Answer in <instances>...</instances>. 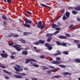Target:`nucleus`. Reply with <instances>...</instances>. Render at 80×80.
Returning a JSON list of instances; mask_svg holds the SVG:
<instances>
[{
    "label": "nucleus",
    "instance_id": "obj_32",
    "mask_svg": "<svg viewBox=\"0 0 80 80\" xmlns=\"http://www.w3.org/2000/svg\"><path fill=\"white\" fill-rule=\"evenodd\" d=\"M2 18L4 20H7V17L6 16H2Z\"/></svg>",
    "mask_w": 80,
    "mask_h": 80
},
{
    "label": "nucleus",
    "instance_id": "obj_50",
    "mask_svg": "<svg viewBox=\"0 0 80 80\" xmlns=\"http://www.w3.org/2000/svg\"><path fill=\"white\" fill-rule=\"evenodd\" d=\"M68 8L69 10H73V8L72 7H69Z\"/></svg>",
    "mask_w": 80,
    "mask_h": 80
},
{
    "label": "nucleus",
    "instance_id": "obj_23",
    "mask_svg": "<svg viewBox=\"0 0 80 80\" xmlns=\"http://www.w3.org/2000/svg\"><path fill=\"white\" fill-rule=\"evenodd\" d=\"M74 42L77 44L78 43H79V42H80V41H79V40H74Z\"/></svg>",
    "mask_w": 80,
    "mask_h": 80
},
{
    "label": "nucleus",
    "instance_id": "obj_64",
    "mask_svg": "<svg viewBox=\"0 0 80 80\" xmlns=\"http://www.w3.org/2000/svg\"><path fill=\"white\" fill-rule=\"evenodd\" d=\"M66 36H67V37H70V35L69 34H67L66 35Z\"/></svg>",
    "mask_w": 80,
    "mask_h": 80
},
{
    "label": "nucleus",
    "instance_id": "obj_11",
    "mask_svg": "<svg viewBox=\"0 0 80 80\" xmlns=\"http://www.w3.org/2000/svg\"><path fill=\"white\" fill-rule=\"evenodd\" d=\"M32 22L30 20H28L27 19L25 22V23H32Z\"/></svg>",
    "mask_w": 80,
    "mask_h": 80
},
{
    "label": "nucleus",
    "instance_id": "obj_40",
    "mask_svg": "<svg viewBox=\"0 0 80 80\" xmlns=\"http://www.w3.org/2000/svg\"><path fill=\"white\" fill-rule=\"evenodd\" d=\"M15 66H16V67H17V68H21L20 65L16 64L15 65Z\"/></svg>",
    "mask_w": 80,
    "mask_h": 80
},
{
    "label": "nucleus",
    "instance_id": "obj_21",
    "mask_svg": "<svg viewBox=\"0 0 80 80\" xmlns=\"http://www.w3.org/2000/svg\"><path fill=\"white\" fill-rule=\"evenodd\" d=\"M75 10L78 11H80V7H76L75 8Z\"/></svg>",
    "mask_w": 80,
    "mask_h": 80
},
{
    "label": "nucleus",
    "instance_id": "obj_12",
    "mask_svg": "<svg viewBox=\"0 0 80 80\" xmlns=\"http://www.w3.org/2000/svg\"><path fill=\"white\" fill-rule=\"evenodd\" d=\"M40 5L42 7H48L49 8H52V7L48 6L46 5L43 4H41Z\"/></svg>",
    "mask_w": 80,
    "mask_h": 80
},
{
    "label": "nucleus",
    "instance_id": "obj_10",
    "mask_svg": "<svg viewBox=\"0 0 80 80\" xmlns=\"http://www.w3.org/2000/svg\"><path fill=\"white\" fill-rule=\"evenodd\" d=\"M58 38L61 39H66L67 38V37L65 36H60L58 37Z\"/></svg>",
    "mask_w": 80,
    "mask_h": 80
},
{
    "label": "nucleus",
    "instance_id": "obj_59",
    "mask_svg": "<svg viewBox=\"0 0 80 80\" xmlns=\"http://www.w3.org/2000/svg\"><path fill=\"white\" fill-rule=\"evenodd\" d=\"M77 21H80V18H79V17H77Z\"/></svg>",
    "mask_w": 80,
    "mask_h": 80
},
{
    "label": "nucleus",
    "instance_id": "obj_62",
    "mask_svg": "<svg viewBox=\"0 0 80 80\" xmlns=\"http://www.w3.org/2000/svg\"><path fill=\"white\" fill-rule=\"evenodd\" d=\"M73 26V24H72L71 25H70V26H69L68 27L69 28H71Z\"/></svg>",
    "mask_w": 80,
    "mask_h": 80
},
{
    "label": "nucleus",
    "instance_id": "obj_63",
    "mask_svg": "<svg viewBox=\"0 0 80 80\" xmlns=\"http://www.w3.org/2000/svg\"><path fill=\"white\" fill-rule=\"evenodd\" d=\"M32 79L33 80H38V79H37V78H32Z\"/></svg>",
    "mask_w": 80,
    "mask_h": 80
},
{
    "label": "nucleus",
    "instance_id": "obj_49",
    "mask_svg": "<svg viewBox=\"0 0 80 80\" xmlns=\"http://www.w3.org/2000/svg\"><path fill=\"white\" fill-rule=\"evenodd\" d=\"M10 57L11 58V59H13V58H15V57H14V56H10Z\"/></svg>",
    "mask_w": 80,
    "mask_h": 80
},
{
    "label": "nucleus",
    "instance_id": "obj_41",
    "mask_svg": "<svg viewBox=\"0 0 80 80\" xmlns=\"http://www.w3.org/2000/svg\"><path fill=\"white\" fill-rule=\"evenodd\" d=\"M34 45H39V44H40L39 42H36V43H35V42H34Z\"/></svg>",
    "mask_w": 80,
    "mask_h": 80
},
{
    "label": "nucleus",
    "instance_id": "obj_14",
    "mask_svg": "<svg viewBox=\"0 0 80 80\" xmlns=\"http://www.w3.org/2000/svg\"><path fill=\"white\" fill-rule=\"evenodd\" d=\"M45 41H43L42 39L39 40L38 41V42L41 44H42V43H45Z\"/></svg>",
    "mask_w": 80,
    "mask_h": 80
},
{
    "label": "nucleus",
    "instance_id": "obj_26",
    "mask_svg": "<svg viewBox=\"0 0 80 80\" xmlns=\"http://www.w3.org/2000/svg\"><path fill=\"white\" fill-rule=\"evenodd\" d=\"M16 50H17L18 51L20 52V51H21V48H20V47H17L16 49Z\"/></svg>",
    "mask_w": 80,
    "mask_h": 80
},
{
    "label": "nucleus",
    "instance_id": "obj_22",
    "mask_svg": "<svg viewBox=\"0 0 80 80\" xmlns=\"http://www.w3.org/2000/svg\"><path fill=\"white\" fill-rule=\"evenodd\" d=\"M56 43L57 45H58V46L61 45H62V43H61L59 41L56 42Z\"/></svg>",
    "mask_w": 80,
    "mask_h": 80
},
{
    "label": "nucleus",
    "instance_id": "obj_45",
    "mask_svg": "<svg viewBox=\"0 0 80 80\" xmlns=\"http://www.w3.org/2000/svg\"><path fill=\"white\" fill-rule=\"evenodd\" d=\"M60 76H55L52 77V78H60Z\"/></svg>",
    "mask_w": 80,
    "mask_h": 80
},
{
    "label": "nucleus",
    "instance_id": "obj_13",
    "mask_svg": "<svg viewBox=\"0 0 80 80\" xmlns=\"http://www.w3.org/2000/svg\"><path fill=\"white\" fill-rule=\"evenodd\" d=\"M70 12H66V17H67V18H69V17H70Z\"/></svg>",
    "mask_w": 80,
    "mask_h": 80
},
{
    "label": "nucleus",
    "instance_id": "obj_47",
    "mask_svg": "<svg viewBox=\"0 0 80 80\" xmlns=\"http://www.w3.org/2000/svg\"><path fill=\"white\" fill-rule=\"evenodd\" d=\"M45 56L44 55H41L40 57L41 58H45Z\"/></svg>",
    "mask_w": 80,
    "mask_h": 80
},
{
    "label": "nucleus",
    "instance_id": "obj_31",
    "mask_svg": "<svg viewBox=\"0 0 80 80\" xmlns=\"http://www.w3.org/2000/svg\"><path fill=\"white\" fill-rule=\"evenodd\" d=\"M46 40L47 42H51V38H48Z\"/></svg>",
    "mask_w": 80,
    "mask_h": 80
},
{
    "label": "nucleus",
    "instance_id": "obj_52",
    "mask_svg": "<svg viewBox=\"0 0 80 80\" xmlns=\"http://www.w3.org/2000/svg\"><path fill=\"white\" fill-rule=\"evenodd\" d=\"M13 47H14V48H16V49L18 47H17V46L15 45H13Z\"/></svg>",
    "mask_w": 80,
    "mask_h": 80
},
{
    "label": "nucleus",
    "instance_id": "obj_55",
    "mask_svg": "<svg viewBox=\"0 0 80 80\" xmlns=\"http://www.w3.org/2000/svg\"><path fill=\"white\" fill-rule=\"evenodd\" d=\"M12 55H16V53L15 52H12L11 53Z\"/></svg>",
    "mask_w": 80,
    "mask_h": 80
},
{
    "label": "nucleus",
    "instance_id": "obj_56",
    "mask_svg": "<svg viewBox=\"0 0 80 80\" xmlns=\"http://www.w3.org/2000/svg\"><path fill=\"white\" fill-rule=\"evenodd\" d=\"M13 45V43L9 44V46H12V45Z\"/></svg>",
    "mask_w": 80,
    "mask_h": 80
},
{
    "label": "nucleus",
    "instance_id": "obj_5",
    "mask_svg": "<svg viewBox=\"0 0 80 80\" xmlns=\"http://www.w3.org/2000/svg\"><path fill=\"white\" fill-rule=\"evenodd\" d=\"M13 68L14 70H15L16 71V72H20V71H23V69H20L19 68H18L15 66H14L13 67Z\"/></svg>",
    "mask_w": 80,
    "mask_h": 80
},
{
    "label": "nucleus",
    "instance_id": "obj_7",
    "mask_svg": "<svg viewBox=\"0 0 80 80\" xmlns=\"http://www.w3.org/2000/svg\"><path fill=\"white\" fill-rule=\"evenodd\" d=\"M21 53L23 55H28V52L27 51H23Z\"/></svg>",
    "mask_w": 80,
    "mask_h": 80
},
{
    "label": "nucleus",
    "instance_id": "obj_30",
    "mask_svg": "<svg viewBox=\"0 0 80 80\" xmlns=\"http://www.w3.org/2000/svg\"><path fill=\"white\" fill-rule=\"evenodd\" d=\"M59 69V68H55V69L52 70V71H53V72H55V71H57V70H58V69Z\"/></svg>",
    "mask_w": 80,
    "mask_h": 80
},
{
    "label": "nucleus",
    "instance_id": "obj_19",
    "mask_svg": "<svg viewBox=\"0 0 80 80\" xmlns=\"http://www.w3.org/2000/svg\"><path fill=\"white\" fill-rule=\"evenodd\" d=\"M19 41H20V42H22V43H26V42H25V41L24 40L22 39H20L19 40Z\"/></svg>",
    "mask_w": 80,
    "mask_h": 80
},
{
    "label": "nucleus",
    "instance_id": "obj_27",
    "mask_svg": "<svg viewBox=\"0 0 80 80\" xmlns=\"http://www.w3.org/2000/svg\"><path fill=\"white\" fill-rule=\"evenodd\" d=\"M63 53L64 55H68V52L67 51H63Z\"/></svg>",
    "mask_w": 80,
    "mask_h": 80
},
{
    "label": "nucleus",
    "instance_id": "obj_1",
    "mask_svg": "<svg viewBox=\"0 0 80 80\" xmlns=\"http://www.w3.org/2000/svg\"><path fill=\"white\" fill-rule=\"evenodd\" d=\"M37 27L39 28L40 29H43L46 27V26L42 25V22L41 21H40L38 23V25H37Z\"/></svg>",
    "mask_w": 80,
    "mask_h": 80
},
{
    "label": "nucleus",
    "instance_id": "obj_61",
    "mask_svg": "<svg viewBox=\"0 0 80 80\" xmlns=\"http://www.w3.org/2000/svg\"><path fill=\"white\" fill-rule=\"evenodd\" d=\"M77 46L79 48H80V44L77 45Z\"/></svg>",
    "mask_w": 80,
    "mask_h": 80
},
{
    "label": "nucleus",
    "instance_id": "obj_9",
    "mask_svg": "<svg viewBox=\"0 0 80 80\" xmlns=\"http://www.w3.org/2000/svg\"><path fill=\"white\" fill-rule=\"evenodd\" d=\"M14 76L17 78H22L23 77L22 76L20 75H14Z\"/></svg>",
    "mask_w": 80,
    "mask_h": 80
},
{
    "label": "nucleus",
    "instance_id": "obj_44",
    "mask_svg": "<svg viewBox=\"0 0 80 80\" xmlns=\"http://www.w3.org/2000/svg\"><path fill=\"white\" fill-rule=\"evenodd\" d=\"M32 66H33V67H39V66L38 65H37L36 64L33 65Z\"/></svg>",
    "mask_w": 80,
    "mask_h": 80
},
{
    "label": "nucleus",
    "instance_id": "obj_46",
    "mask_svg": "<svg viewBox=\"0 0 80 80\" xmlns=\"http://www.w3.org/2000/svg\"><path fill=\"white\" fill-rule=\"evenodd\" d=\"M7 2L8 3H12V0H7Z\"/></svg>",
    "mask_w": 80,
    "mask_h": 80
},
{
    "label": "nucleus",
    "instance_id": "obj_34",
    "mask_svg": "<svg viewBox=\"0 0 80 80\" xmlns=\"http://www.w3.org/2000/svg\"><path fill=\"white\" fill-rule=\"evenodd\" d=\"M29 34H30V33L27 32H25L24 33V35H29Z\"/></svg>",
    "mask_w": 80,
    "mask_h": 80
},
{
    "label": "nucleus",
    "instance_id": "obj_17",
    "mask_svg": "<svg viewBox=\"0 0 80 80\" xmlns=\"http://www.w3.org/2000/svg\"><path fill=\"white\" fill-rule=\"evenodd\" d=\"M24 26L25 27H27L28 28H30V25L26 23L24 24Z\"/></svg>",
    "mask_w": 80,
    "mask_h": 80
},
{
    "label": "nucleus",
    "instance_id": "obj_28",
    "mask_svg": "<svg viewBox=\"0 0 80 80\" xmlns=\"http://www.w3.org/2000/svg\"><path fill=\"white\" fill-rule=\"evenodd\" d=\"M53 71V70H51L50 71H48V75H50L51 73H52V72Z\"/></svg>",
    "mask_w": 80,
    "mask_h": 80
},
{
    "label": "nucleus",
    "instance_id": "obj_54",
    "mask_svg": "<svg viewBox=\"0 0 80 80\" xmlns=\"http://www.w3.org/2000/svg\"><path fill=\"white\" fill-rule=\"evenodd\" d=\"M49 67H50V68H55V67L52 66H50Z\"/></svg>",
    "mask_w": 80,
    "mask_h": 80
},
{
    "label": "nucleus",
    "instance_id": "obj_58",
    "mask_svg": "<svg viewBox=\"0 0 80 80\" xmlns=\"http://www.w3.org/2000/svg\"><path fill=\"white\" fill-rule=\"evenodd\" d=\"M25 50H29V48H27L24 49Z\"/></svg>",
    "mask_w": 80,
    "mask_h": 80
},
{
    "label": "nucleus",
    "instance_id": "obj_6",
    "mask_svg": "<svg viewBox=\"0 0 80 80\" xmlns=\"http://www.w3.org/2000/svg\"><path fill=\"white\" fill-rule=\"evenodd\" d=\"M1 57H2V58H6L8 56L7 54H5L4 53H2L1 54Z\"/></svg>",
    "mask_w": 80,
    "mask_h": 80
},
{
    "label": "nucleus",
    "instance_id": "obj_24",
    "mask_svg": "<svg viewBox=\"0 0 80 80\" xmlns=\"http://www.w3.org/2000/svg\"><path fill=\"white\" fill-rule=\"evenodd\" d=\"M19 36V35L17 34H15L13 35V37L14 38H17V37H18Z\"/></svg>",
    "mask_w": 80,
    "mask_h": 80
},
{
    "label": "nucleus",
    "instance_id": "obj_15",
    "mask_svg": "<svg viewBox=\"0 0 80 80\" xmlns=\"http://www.w3.org/2000/svg\"><path fill=\"white\" fill-rule=\"evenodd\" d=\"M58 66L59 67H60L62 68H66V67H67V66H66L63 65H59Z\"/></svg>",
    "mask_w": 80,
    "mask_h": 80
},
{
    "label": "nucleus",
    "instance_id": "obj_25",
    "mask_svg": "<svg viewBox=\"0 0 80 80\" xmlns=\"http://www.w3.org/2000/svg\"><path fill=\"white\" fill-rule=\"evenodd\" d=\"M64 75H71L72 74L71 73H68V72H64Z\"/></svg>",
    "mask_w": 80,
    "mask_h": 80
},
{
    "label": "nucleus",
    "instance_id": "obj_8",
    "mask_svg": "<svg viewBox=\"0 0 80 80\" xmlns=\"http://www.w3.org/2000/svg\"><path fill=\"white\" fill-rule=\"evenodd\" d=\"M52 28H56L58 27V25H57V24H56L54 23L52 24Z\"/></svg>",
    "mask_w": 80,
    "mask_h": 80
},
{
    "label": "nucleus",
    "instance_id": "obj_43",
    "mask_svg": "<svg viewBox=\"0 0 80 80\" xmlns=\"http://www.w3.org/2000/svg\"><path fill=\"white\" fill-rule=\"evenodd\" d=\"M0 67H2V68H5V66L2 65H0Z\"/></svg>",
    "mask_w": 80,
    "mask_h": 80
},
{
    "label": "nucleus",
    "instance_id": "obj_18",
    "mask_svg": "<svg viewBox=\"0 0 80 80\" xmlns=\"http://www.w3.org/2000/svg\"><path fill=\"white\" fill-rule=\"evenodd\" d=\"M41 67L42 68V69L43 70H47V69H49V68H47L45 66H41Z\"/></svg>",
    "mask_w": 80,
    "mask_h": 80
},
{
    "label": "nucleus",
    "instance_id": "obj_3",
    "mask_svg": "<svg viewBox=\"0 0 80 80\" xmlns=\"http://www.w3.org/2000/svg\"><path fill=\"white\" fill-rule=\"evenodd\" d=\"M25 60L26 61L25 62V63H29L30 62H36V60L33 59H28V58H27Z\"/></svg>",
    "mask_w": 80,
    "mask_h": 80
},
{
    "label": "nucleus",
    "instance_id": "obj_16",
    "mask_svg": "<svg viewBox=\"0 0 80 80\" xmlns=\"http://www.w3.org/2000/svg\"><path fill=\"white\" fill-rule=\"evenodd\" d=\"M3 71L5 73H7V74H8V75H12V73L8 72L5 70H3Z\"/></svg>",
    "mask_w": 80,
    "mask_h": 80
},
{
    "label": "nucleus",
    "instance_id": "obj_48",
    "mask_svg": "<svg viewBox=\"0 0 80 80\" xmlns=\"http://www.w3.org/2000/svg\"><path fill=\"white\" fill-rule=\"evenodd\" d=\"M3 24L5 25H7L8 24V23H7V22L6 21H4L3 22Z\"/></svg>",
    "mask_w": 80,
    "mask_h": 80
},
{
    "label": "nucleus",
    "instance_id": "obj_60",
    "mask_svg": "<svg viewBox=\"0 0 80 80\" xmlns=\"http://www.w3.org/2000/svg\"><path fill=\"white\" fill-rule=\"evenodd\" d=\"M56 30H60V28H56Z\"/></svg>",
    "mask_w": 80,
    "mask_h": 80
},
{
    "label": "nucleus",
    "instance_id": "obj_4",
    "mask_svg": "<svg viewBox=\"0 0 80 80\" xmlns=\"http://www.w3.org/2000/svg\"><path fill=\"white\" fill-rule=\"evenodd\" d=\"M45 45L46 47H48V50H51L52 49V46H51V45H49V44H48V43L46 44H45Z\"/></svg>",
    "mask_w": 80,
    "mask_h": 80
},
{
    "label": "nucleus",
    "instance_id": "obj_2",
    "mask_svg": "<svg viewBox=\"0 0 80 80\" xmlns=\"http://www.w3.org/2000/svg\"><path fill=\"white\" fill-rule=\"evenodd\" d=\"M56 59L57 61H54L52 62V63L53 64H55L56 65V64H60V63H61V62L58 61V60H61V58H60L57 57L56 58Z\"/></svg>",
    "mask_w": 80,
    "mask_h": 80
},
{
    "label": "nucleus",
    "instance_id": "obj_51",
    "mask_svg": "<svg viewBox=\"0 0 80 80\" xmlns=\"http://www.w3.org/2000/svg\"><path fill=\"white\" fill-rule=\"evenodd\" d=\"M58 54V55H61L62 54V52H59Z\"/></svg>",
    "mask_w": 80,
    "mask_h": 80
},
{
    "label": "nucleus",
    "instance_id": "obj_53",
    "mask_svg": "<svg viewBox=\"0 0 80 80\" xmlns=\"http://www.w3.org/2000/svg\"><path fill=\"white\" fill-rule=\"evenodd\" d=\"M35 51L36 52H37V53H38V52H39L40 51V50H35Z\"/></svg>",
    "mask_w": 80,
    "mask_h": 80
},
{
    "label": "nucleus",
    "instance_id": "obj_39",
    "mask_svg": "<svg viewBox=\"0 0 80 80\" xmlns=\"http://www.w3.org/2000/svg\"><path fill=\"white\" fill-rule=\"evenodd\" d=\"M62 19L63 20H67V17H65V16H64L62 17Z\"/></svg>",
    "mask_w": 80,
    "mask_h": 80
},
{
    "label": "nucleus",
    "instance_id": "obj_20",
    "mask_svg": "<svg viewBox=\"0 0 80 80\" xmlns=\"http://www.w3.org/2000/svg\"><path fill=\"white\" fill-rule=\"evenodd\" d=\"M75 61L76 63H80V59L76 58L75 59Z\"/></svg>",
    "mask_w": 80,
    "mask_h": 80
},
{
    "label": "nucleus",
    "instance_id": "obj_42",
    "mask_svg": "<svg viewBox=\"0 0 80 80\" xmlns=\"http://www.w3.org/2000/svg\"><path fill=\"white\" fill-rule=\"evenodd\" d=\"M13 35V33H11V34H9L8 35V37H12Z\"/></svg>",
    "mask_w": 80,
    "mask_h": 80
},
{
    "label": "nucleus",
    "instance_id": "obj_29",
    "mask_svg": "<svg viewBox=\"0 0 80 80\" xmlns=\"http://www.w3.org/2000/svg\"><path fill=\"white\" fill-rule=\"evenodd\" d=\"M26 13L28 15H32V13L28 11H26Z\"/></svg>",
    "mask_w": 80,
    "mask_h": 80
},
{
    "label": "nucleus",
    "instance_id": "obj_57",
    "mask_svg": "<svg viewBox=\"0 0 80 80\" xmlns=\"http://www.w3.org/2000/svg\"><path fill=\"white\" fill-rule=\"evenodd\" d=\"M23 69L24 70H26V71L28 70V68H24Z\"/></svg>",
    "mask_w": 80,
    "mask_h": 80
},
{
    "label": "nucleus",
    "instance_id": "obj_38",
    "mask_svg": "<svg viewBox=\"0 0 80 80\" xmlns=\"http://www.w3.org/2000/svg\"><path fill=\"white\" fill-rule=\"evenodd\" d=\"M61 13H64V12H65V9H63L62 10H61Z\"/></svg>",
    "mask_w": 80,
    "mask_h": 80
},
{
    "label": "nucleus",
    "instance_id": "obj_33",
    "mask_svg": "<svg viewBox=\"0 0 80 80\" xmlns=\"http://www.w3.org/2000/svg\"><path fill=\"white\" fill-rule=\"evenodd\" d=\"M62 46H64L65 47H67V44H65V42L62 43L61 44Z\"/></svg>",
    "mask_w": 80,
    "mask_h": 80
},
{
    "label": "nucleus",
    "instance_id": "obj_37",
    "mask_svg": "<svg viewBox=\"0 0 80 80\" xmlns=\"http://www.w3.org/2000/svg\"><path fill=\"white\" fill-rule=\"evenodd\" d=\"M59 31H57L53 33L54 35H56V34H57V33H59Z\"/></svg>",
    "mask_w": 80,
    "mask_h": 80
},
{
    "label": "nucleus",
    "instance_id": "obj_35",
    "mask_svg": "<svg viewBox=\"0 0 80 80\" xmlns=\"http://www.w3.org/2000/svg\"><path fill=\"white\" fill-rule=\"evenodd\" d=\"M20 75H22L23 76H26V75H27L26 74L24 73H20Z\"/></svg>",
    "mask_w": 80,
    "mask_h": 80
},
{
    "label": "nucleus",
    "instance_id": "obj_36",
    "mask_svg": "<svg viewBox=\"0 0 80 80\" xmlns=\"http://www.w3.org/2000/svg\"><path fill=\"white\" fill-rule=\"evenodd\" d=\"M72 13L73 14H74L75 15H76V14H77V12L75 11H72Z\"/></svg>",
    "mask_w": 80,
    "mask_h": 80
}]
</instances>
